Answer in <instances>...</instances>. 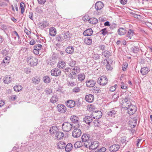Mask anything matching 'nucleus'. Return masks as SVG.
<instances>
[{
    "label": "nucleus",
    "instance_id": "nucleus-16",
    "mask_svg": "<svg viewBox=\"0 0 152 152\" xmlns=\"http://www.w3.org/2000/svg\"><path fill=\"white\" fill-rule=\"evenodd\" d=\"M12 37L14 39L15 43L18 42L20 37L18 33L16 31H14L12 32Z\"/></svg>",
    "mask_w": 152,
    "mask_h": 152
},
{
    "label": "nucleus",
    "instance_id": "nucleus-46",
    "mask_svg": "<svg viewBox=\"0 0 152 152\" xmlns=\"http://www.w3.org/2000/svg\"><path fill=\"white\" fill-rule=\"evenodd\" d=\"M115 113L116 112L113 110L110 111L109 112H108L107 113L108 116H110L112 117H115L114 115Z\"/></svg>",
    "mask_w": 152,
    "mask_h": 152
},
{
    "label": "nucleus",
    "instance_id": "nucleus-56",
    "mask_svg": "<svg viewBox=\"0 0 152 152\" xmlns=\"http://www.w3.org/2000/svg\"><path fill=\"white\" fill-rule=\"evenodd\" d=\"M100 56L98 54H94L93 57V59L94 60H97L99 59Z\"/></svg>",
    "mask_w": 152,
    "mask_h": 152
},
{
    "label": "nucleus",
    "instance_id": "nucleus-41",
    "mask_svg": "<svg viewBox=\"0 0 152 152\" xmlns=\"http://www.w3.org/2000/svg\"><path fill=\"white\" fill-rule=\"evenodd\" d=\"M10 57L9 56H6L3 60V62L6 64L5 65H8L9 63Z\"/></svg>",
    "mask_w": 152,
    "mask_h": 152
},
{
    "label": "nucleus",
    "instance_id": "nucleus-21",
    "mask_svg": "<svg viewBox=\"0 0 152 152\" xmlns=\"http://www.w3.org/2000/svg\"><path fill=\"white\" fill-rule=\"evenodd\" d=\"M134 34V32L132 30L129 29L128 31L127 34L126 35V37H127V40H129L133 36Z\"/></svg>",
    "mask_w": 152,
    "mask_h": 152
},
{
    "label": "nucleus",
    "instance_id": "nucleus-52",
    "mask_svg": "<svg viewBox=\"0 0 152 152\" xmlns=\"http://www.w3.org/2000/svg\"><path fill=\"white\" fill-rule=\"evenodd\" d=\"M2 54L4 56L8 55L9 53L8 50L5 49L3 50Z\"/></svg>",
    "mask_w": 152,
    "mask_h": 152
},
{
    "label": "nucleus",
    "instance_id": "nucleus-13",
    "mask_svg": "<svg viewBox=\"0 0 152 152\" xmlns=\"http://www.w3.org/2000/svg\"><path fill=\"white\" fill-rule=\"evenodd\" d=\"M66 105L67 107L72 108L74 107L75 106V102L73 100H69L67 101Z\"/></svg>",
    "mask_w": 152,
    "mask_h": 152
},
{
    "label": "nucleus",
    "instance_id": "nucleus-23",
    "mask_svg": "<svg viewBox=\"0 0 152 152\" xmlns=\"http://www.w3.org/2000/svg\"><path fill=\"white\" fill-rule=\"evenodd\" d=\"M64 136V134L63 132L59 131L56 134L55 137L58 140L62 139Z\"/></svg>",
    "mask_w": 152,
    "mask_h": 152
},
{
    "label": "nucleus",
    "instance_id": "nucleus-57",
    "mask_svg": "<svg viewBox=\"0 0 152 152\" xmlns=\"http://www.w3.org/2000/svg\"><path fill=\"white\" fill-rule=\"evenodd\" d=\"M58 58V56L57 54L56 53H54L52 55L51 58L50 59H51L52 60H55V59H57Z\"/></svg>",
    "mask_w": 152,
    "mask_h": 152
},
{
    "label": "nucleus",
    "instance_id": "nucleus-29",
    "mask_svg": "<svg viewBox=\"0 0 152 152\" xmlns=\"http://www.w3.org/2000/svg\"><path fill=\"white\" fill-rule=\"evenodd\" d=\"M127 32L126 29L123 28H120L118 30V34L120 35H124Z\"/></svg>",
    "mask_w": 152,
    "mask_h": 152
},
{
    "label": "nucleus",
    "instance_id": "nucleus-42",
    "mask_svg": "<svg viewBox=\"0 0 152 152\" xmlns=\"http://www.w3.org/2000/svg\"><path fill=\"white\" fill-rule=\"evenodd\" d=\"M25 7L24 3L23 2H21L20 3V8L21 10V13L23 14L24 12Z\"/></svg>",
    "mask_w": 152,
    "mask_h": 152
},
{
    "label": "nucleus",
    "instance_id": "nucleus-55",
    "mask_svg": "<svg viewBox=\"0 0 152 152\" xmlns=\"http://www.w3.org/2000/svg\"><path fill=\"white\" fill-rule=\"evenodd\" d=\"M17 98V96L15 95H13L10 97V99L12 101H15Z\"/></svg>",
    "mask_w": 152,
    "mask_h": 152
},
{
    "label": "nucleus",
    "instance_id": "nucleus-45",
    "mask_svg": "<svg viewBox=\"0 0 152 152\" xmlns=\"http://www.w3.org/2000/svg\"><path fill=\"white\" fill-rule=\"evenodd\" d=\"M40 79L37 77H34L32 79V81L36 84H38L39 82Z\"/></svg>",
    "mask_w": 152,
    "mask_h": 152
},
{
    "label": "nucleus",
    "instance_id": "nucleus-31",
    "mask_svg": "<svg viewBox=\"0 0 152 152\" xmlns=\"http://www.w3.org/2000/svg\"><path fill=\"white\" fill-rule=\"evenodd\" d=\"M58 98L57 97L56 95H53L50 99V102L52 103H54L57 102Z\"/></svg>",
    "mask_w": 152,
    "mask_h": 152
},
{
    "label": "nucleus",
    "instance_id": "nucleus-7",
    "mask_svg": "<svg viewBox=\"0 0 152 152\" xmlns=\"http://www.w3.org/2000/svg\"><path fill=\"white\" fill-rule=\"evenodd\" d=\"M57 110L58 112L61 113H64L66 111V108L65 106L63 104H58L57 105Z\"/></svg>",
    "mask_w": 152,
    "mask_h": 152
},
{
    "label": "nucleus",
    "instance_id": "nucleus-11",
    "mask_svg": "<svg viewBox=\"0 0 152 152\" xmlns=\"http://www.w3.org/2000/svg\"><path fill=\"white\" fill-rule=\"evenodd\" d=\"M90 135L88 134H85L82 137V140L83 142H89L91 140L90 139Z\"/></svg>",
    "mask_w": 152,
    "mask_h": 152
},
{
    "label": "nucleus",
    "instance_id": "nucleus-14",
    "mask_svg": "<svg viewBox=\"0 0 152 152\" xmlns=\"http://www.w3.org/2000/svg\"><path fill=\"white\" fill-rule=\"evenodd\" d=\"M108 61L106 59L104 60V65L106 66L107 69L108 70H111L112 69V67L111 66V65L109 64V61L111 62V60L109 59H108Z\"/></svg>",
    "mask_w": 152,
    "mask_h": 152
},
{
    "label": "nucleus",
    "instance_id": "nucleus-49",
    "mask_svg": "<svg viewBox=\"0 0 152 152\" xmlns=\"http://www.w3.org/2000/svg\"><path fill=\"white\" fill-rule=\"evenodd\" d=\"M80 91V89L78 87H76L74 88L72 90V92L75 93H78Z\"/></svg>",
    "mask_w": 152,
    "mask_h": 152
},
{
    "label": "nucleus",
    "instance_id": "nucleus-3",
    "mask_svg": "<svg viewBox=\"0 0 152 152\" xmlns=\"http://www.w3.org/2000/svg\"><path fill=\"white\" fill-rule=\"evenodd\" d=\"M27 61L28 63L31 66H36L38 64L37 59L31 56H30L27 58Z\"/></svg>",
    "mask_w": 152,
    "mask_h": 152
},
{
    "label": "nucleus",
    "instance_id": "nucleus-1",
    "mask_svg": "<svg viewBox=\"0 0 152 152\" xmlns=\"http://www.w3.org/2000/svg\"><path fill=\"white\" fill-rule=\"evenodd\" d=\"M89 142H85L84 144V146L85 147L89 148V149L92 150L93 152L94 151L96 150L99 145V143L96 141H93L91 140Z\"/></svg>",
    "mask_w": 152,
    "mask_h": 152
},
{
    "label": "nucleus",
    "instance_id": "nucleus-27",
    "mask_svg": "<svg viewBox=\"0 0 152 152\" xmlns=\"http://www.w3.org/2000/svg\"><path fill=\"white\" fill-rule=\"evenodd\" d=\"M66 52L68 54H72L74 52V48L72 46H69L66 48Z\"/></svg>",
    "mask_w": 152,
    "mask_h": 152
},
{
    "label": "nucleus",
    "instance_id": "nucleus-22",
    "mask_svg": "<svg viewBox=\"0 0 152 152\" xmlns=\"http://www.w3.org/2000/svg\"><path fill=\"white\" fill-rule=\"evenodd\" d=\"M131 104V103L129 101V98L128 97H126L124 99L123 104L122 105L123 106V107H128L129 105Z\"/></svg>",
    "mask_w": 152,
    "mask_h": 152
},
{
    "label": "nucleus",
    "instance_id": "nucleus-36",
    "mask_svg": "<svg viewBox=\"0 0 152 152\" xmlns=\"http://www.w3.org/2000/svg\"><path fill=\"white\" fill-rule=\"evenodd\" d=\"M84 42L86 44L90 45L92 43V40L91 38L87 37L85 39Z\"/></svg>",
    "mask_w": 152,
    "mask_h": 152
},
{
    "label": "nucleus",
    "instance_id": "nucleus-30",
    "mask_svg": "<svg viewBox=\"0 0 152 152\" xmlns=\"http://www.w3.org/2000/svg\"><path fill=\"white\" fill-rule=\"evenodd\" d=\"M66 143L64 142L60 141L58 144V147L60 149H64L66 146Z\"/></svg>",
    "mask_w": 152,
    "mask_h": 152
},
{
    "label": "nucleus",
    "instance_id": "nucleus-50",
    "mask_svg": "<svg viewBox=\"0 0 152 152\" xmlns=\"http://www.w3.org/2000/svg\"><path fill=\"white\" fill-rule=\"evenodd\" d=\"M104 132L105 134H108L112 132V130L110 128L107 127L105 129Z\"/></svg>",
    "mask_w": 152,
    "mask_h": 152
},
{
    "label": "nucleus",
    "instance_id": "nucleus-24",
    "mask_svg": "<svg viewBox=\"0 0 152 152\" xmlns=\"http://www.w3.org/2000/svg\"><path fill=\"white\" fill-rule=\"evenodd\" d=\"M94 96L91 94L86 95L85 97V99L86 101L88 102H91L94 100Z\"/></svg>",
    "mask_w": 152,
    "mask_h": 152
},
{
    "label": "nucleus",
    "instance_id": "nucleus-58",
    "mask_svg": "<svg viewBox=\"0 0 152 152\" xmlns=\"http://www.w3.org/2000/svg\"><path fill=\"white\" fill-rule=\"evenodd\" d=\"M62 35H63V37L64 39H66L68 38V36H69V31H68L66 32L64 34H62Z\"/></svg>",
    "mask_w": 152,
    "mask_h": 152
},
{
    "label": "nucleus",
    "instance_id": "nucleus-64",
    "mask_svg": "<svg viewBox=\"0 0 152 152\" xmlns=\"http://www.w3.org/2000/svg\"><path fill=\"white\" fill-rule=\"evenodd\" d=\"M24 31L28 35H29L31 34L30 31H29L26 28H25L24 29Z\"/></svg>",
    "mask_w": 152,
    "mask_h": 152
},
{
    "label": "nucleus",
    "instance_id": "nucleus-59",
    "mask_svg": "<svg viewBox=\"0 0 152 152\" xmlns=\"http://www.w3.org/2000/svg\"><path fill=\"white\" fill-rule=\"evenodd\" d=\"M121 88L122 89H125L127 88L126 86L124 84L123 82H122L121 83Z\"/></svg>",
    "mask_w": 152,
    "mask_h": 152
},
{
    "label": "nucleus",
    "instance_id": "nucleus-18",
    "mask_svg": "<svg viewBox=\"0 0 152 152\" xmlns=\"http://www.w3.org/2000/svg\"><path fill=\"white\" fill-rule=\"evenodd\" d=\"M58 131V130L57 127L56 126H52L49 130L50 133L51 134H56Z\"/></svg>",
    "mask_w": 152,
    "mask_h": 152
},
{
    "label": "nucleus",
    "instance_id": "nucleus-9",
    "mask_svg": "<svg viewBox=\"0 0 152 152\" xmlns=\"http://www.w3.org/2000/svg\"><path fill=\"white\" fill-rule=\"evenodd\" d=\"M87 15L84 16L83 18V19L89 21V22L91 24H94L98 22V20L96 18H86V17H87Z\"/></svg>",
    "mask_w": 152,
    "mask_h": 152
},
{
    "label": "nucleus",
    "instance_id": "nucleus-8",
    "mask_svg": "<svg viewBox=\"0 0 152 152\" xmlns=\"http://www.w3.org/2000/svg\"><path fill=\"white\" fill-rule=\"evenodd\" d=\"M51 73L52 75L57 77L61 75V72L58 68H54L51 70Z\"/></svg>",
    "mask_w": 152,
    "mask_h": 152
},
{
    "label": "nucleus",
    "instance_id": "nucleus-53",
    "mask_svg": "<svg viewBox=\"0 0 152 152\" xmlns=\"http://www.w3.org/2000/svg\"><path fill=\"white\" fill-rule=\"evenodd\" d=\"M76 64V62L73 60H72L70 63H69V65L71 67L75 66V65Z\"/></svg>",
    "mask_w": 152,
    "mask_h": 152
},
{
    "label": "nucleus",
    "instance_id": "nucleus-17",
    "mask_svg": "<svg viewBox=\"0 0 152 152\" xmlns=\"http://www.w3.org/2000/svg\"><path fill=\"white\" fill-rule=\"evenodd\" d=\"M104 6L103 3L101 1L97 2L95 4V8L97 10H100Z\"/></svg>",
    "mask_w": 152,
    "mask_h": 152
},
{
    "label": "nucleus",
    "instance_id": "nucleus-28",
    "mask_svg": "<svg viewBox=\"0 0 152 152\" xmlns=\"http://www.w3.org/2000/svg\"><path fill=\"white\" fill-rule=\"evenodd\" d=\"M3 82L4 83L8 84L12 80V78L9 75L3 78Z\"/></svg>",
    "mask_w": 152,
    "mask_h": 152
},
{
    "label": "nucleus",
    "instance_id": "nucleus-20",
    "mask_svg": "<svg viewBox=\"0 0 152 152\" xmlns=\"http://www.w3.org/2000/svg\"><path fill=\"white\" fill-rule=\"evenodd\" d=\"M83 121L86 123L89 124L92 121V116H86L83 118Z\"/></svg>",
    "mask_w": 152,
    "mask_h": 152
},
{
    "label": "nucleus",
    "instance_id": "nucleus-4",
    "mask_svg": "<svg viewBox=\"0 0 152 152\" xmlns=\"http://www.w3.org/2000/svg\"><path fill=\"white\" fill-rule=\"evenodd\" d=\"M107 78L104 76L100 77L98 79L97 83L100 85H106L107 83Z\"/></svg>",
    "mask_w": 152,
    "mask_h": 152
},
{
    "label": "nucleus",
    "instance_id": "nucleus-12",
    "mask_svg": "<svg viewBox=\"0 0 152 152\" xmlns=\"http://www.w3.org/2000/svg\"><path fill=\"white\" fill-rule=\"evenodd\" d=\"M119 145L118 144H114L111 146L109 148V150L111 152H115L119 148Z\"/></svg>",
    "mask_w": 152,
    "mask_h": 152
},
{
    "label": "nucleus",
    "instance_id": "nucleus-60",
    "mask_svg": "<svg viewBox=\"0 0 152 152\" xmlns=\"http://www.w3.org/2000/svg\"><path fill=\"white\" fill-rule=\"evenodd\" d=\"M89 109L91 111H93L95 109V107L93 105L91 104L89 107Z\"/></svg>",
    "mask_w": 152,
    "mask_h": 152
},
{
    "label": "nucleus",
    "instance_id": "nucleus-19",
    "mask_svg": "<svg viewBox=\"0 0 152 152\" xmlns=\"http://www.w3.org/2000/svg\"><path fill=\"white\" fill-rule=\"evenodd\" d=\"M72 73L73 75H75L80 72V69L78 66H75L71 67Z\"/></svg>",
    "mask_w": 152,
    "mask_h": 152
},
{
    "label": "nucleus",
    "instance_id": "nucleus-63",
    "mask_svg": "<svg viewBox=\"0 0 152 152\" xmlns=\"http://www.w3.org/2000/svg\"><path fill=\"white\" fill-rule=\"evenodd\" d=\"M30 69L28 68H26L24 69V72L27 74H28L31 72Z\"/></svg>",
    "mask_w": 152,
    "mask_h": 152
},
{
    "label": "nucleus",
    "instance_id": "nucleus-39",
    "mask_svg": "<svg viewBox=\"0 0 152 152\" xmlns=\"http://www.w3.org/2000/svg\"><path fill=\"white\" fill-rule=\"evenodd\" d=\"M131 49L132 52L134 53H137L140 50L138 47L135 46L132 47Z\"/></svg>",
    "mask_w": 152,
    "mask_h": 152
},
{
    "label": "nucleus",
    "instance_id": "nucleus-33",
    "mask_svg": "<svg viewBox=\"0 0 152 152\" xmlns=\"http://www.w3.org/2000/svg\"><path fill=\"white\" fill-rule=\"evenodd\" d=\"M66 66L65 62L63 61H59L57 64V67L59 68H64Z\"/></svg>",
    "mask_w": 152,
    "mask_h": 152
},
{
    "label": "nucleus",
    "instance_id": "nucleus-5",
    "mask_svg": "<svg viewBox=\"0 0 152 152\" xmlns=\"http://www.w3.org/2000/svg\"><path fill=\"white\" fill-rule=\"evenodd\" d=\"M72 125L71 124L68 122L64 123L62 125V129L64 131L68 132L72 128Z\"/></svg>",
    "mask_w": 152,
    "mask_h": 152
},
{
    "label": "nucleus",
    "instance_id": "nucleus-48",
    "mask_svg": "<svg viewBox=\"0 0 152 152\" xmlns=\"http://www.w3.org/2000/svg\"><path fill=\"white\" fill-rule=\"evenodd\" d=\"M45 92L46 94L48 96L50 95V94L52 93V91L51 89L49 88H47L45 90Z\"/></svg>",
    "mask_w": 152,
    "mask_h": 152
},
{
    "label": "nucleus",
    "instance_id": "nucleus-44",
    "mask_svg": "<svg viewBox=\"0 0 152 152\" xmlns=\"http://www.w3.org/2000/svg\"><path fill=\"white\" fill-rule=\"evenodd\" d=\"M82 146V143L81 142L77 141L74 144V147L76 148L81 147Z\"/></svg>",
    "mask_w": 152,
    "mask_h": 152
},
{
    "label": "nucleus",
    "instance_id": "nucleus-38",
    "mask_svg": "<svg viewBox=\"0 0 152 152\" xmlns=\"http://www.w3.org/2000/svg\"><path fill=\"white\" fill-rule=\"evenodd\" d=\"M102 55L106 58H109L111 56V53L109 51L106 50L102 53Z\"/></svg>",
    "mask_w": 152,
    "mask_h": 152
},
{
    "label": "nucleus",
    "instance_id": "nucleus-25",
    "mask_svg": "<svg viewBox=\"0 0 152 152\" xmlns=\"http://www.w3.org/2000/svg\"><path fill=\"white\" fill-rule=\"evenodd\" d=\"M49 34L51 36H54L56 34V30L55 28L51 27L49 29Z\"/></svg>",
    "mask_w": 152,
    "mask_h": 152
},
{
    "label": "nucleus",
    "instance_id": "nucleus-26",
    "mask_svg": "<svg viewBox=\"0 0 152 152\" xmlns=\"http://www.w3.org/2000/svg\"><path fill=\"white\" fill-rule=\"evenodd\" d=\"M93 31L91 28H88L86 30L83 32V34L85 36H91L93 33Z\"/></svg>",
    "mask_w": 152,
    "mask_h": 152
},
{
    "label": "nucleus",
    "instance_id": "nucleus-10",
    "mask_svg": "<svg viewBox=\"0 0 152 152\" xmlns=\"http://www.w3.org/2000/svg\"><path fill=\"white\" fill-rule=\"evenodd\" d=\"M70 120L72 122L77 124V127H79L80 126L79 123V118L77 116L73 115L72 116L70 117Z\"/></svg>",
    "mask_w": 152,
    "mask_h": 152
},
{
    "label": "nucleus",
    "instance_id": "nucleus-32",
    "mask_svg": "<svg viewBox=\"0 0 152 152\" xmlns=\"http://www.w3.org/2000/svg\"><path fill=\"white\" fill-rule=\"evenodd\" d=\"M149 70L147 67L142 68L140 70V72L142 75H146L149 72Z\"/></svg>",
    "mask_w": 152,
    "mask_h": 152
},
{
    "label": "nucleus",
    "instance_id": "nucleus-34",
    "mask_svg": "<svg viewBox=\"0 0 152 152\" xmlns=\"http://www.w3.org/2000/svg\"><path fill=\"white\" fill-rule=\"evenodd\" d=\"M39 27L42 28H45L49 26V23L46 21H43L39 23Z\"/></svg>",
    "mask_w": 152,
    "mask_h": 152
},
{
    "label": "nucleus",
    "instance_id": "nucleus-54",
    "mask_svg": "<svg viewBox=\"0 0 152 152\" xmlns=\"http://www.w3.org/2000/svg\"><path fill=\"white\" fill-rule=\"evenodd\" d=\"M101 31L102 32L101 33L104 36L107 34L108 32L107 31L106 28L102 29Z\"/></svg>",
    "mask_w": 152,
    "mask_h": 152
},
{
    "label": "nucleus",
    "instance_id": "nucleus-35",
    "mask_svg": "<svg viewBox=\"0 0 152 152\" xmlns=\"http://www.w3.org/2000/svg\"><path fill=\"white\" fill-rule=\"evenodd\" d=\"M72 148V145L71 143H68L66 145L65 148V151L67 152L70 151Z\"/></svg>",
    "mask_w": 152,
    "mask_h": 152
},
{
    "label": "nucleus",
    "instance_id": "nucleus-6",
    "mask_svg": "<svg viewBox=\"0 0 152 152\" xmlns=\"http://www.w3.org/2000/svg\"><path fill=\"white\" fill-rule=\"evenodd\" d=\"M82 132L81 130L78 129H75L72 132V136L75 138H78L81 135Z\"/></svg>",
    "mask_w": 152,
    "mask_h": 152
},
{
    "label": "nucleus",
    "instance_id": "nucleus-51",
    "mask_svg": "<svg viewBox=\"0 0 152 152\" xmlns=\"http://www.w3.org/2000/svg\"><path fill=\"white\" fill-rule=\"evenodd\" d=\"M43 80L45 83H48L50 82V79L48 77L46 76L43 78Z\"/></svg>",
    "mask_w": 152,
    "mask_h": 152
},
{
    "label": "nucleus",
    "instance_id": "nucleus-62",
    "mask_svg": "<svg viewBox=\"0 0 152 152\" xmlns=\"http://www.w3.org/2000/svg\"><path fill=\"white\" fill-rule=\"evenodd\" d=\"M0 28L1 29H5L7 28L6 26L3 24H0Z\"/></svg>",
    "mask_w": 152,
    "mask_h": 152
},
{
    "label": "nucleus",
    "instance_id": "nucleus-37",
    "mask_svg": "<svg viewBox=\"0 0 152 152\" xmlns=\"http://www.w3.org/2000/svg\"><path fill=\"white\" fill-rule=\"evenodd\" d=\"M64 40L63 36L61 35H58L56 36V40L58 42H62Z\"/></svg>",
    "mask_w": 152,
    "mask_h": 152
},
{
    "label": "nucleus",
    "instance_id": "nucleus-40",
    "mask_svg": "<svg viewBox=\"0 0 152 152\" xmlns=\"http://www.w3.org/2000/svg\"><path fill=\"white\" fill-rule=\"evenodd\" d=\"M22 87L20 85L15 86L14 87V90L16 91L19 92L22 89Z\"/></svg>",
    "mask_w": 152,
    "mask_h": 152
},
{
    "label": "nucleus",
    "instance_id": "nucleus-47",
    "mask_svg": "<svg viewBox=\"0 0 152 152\" xmlns=\"http://www.w3.org/2000/svg\"><path fill=\"white\" fill-rule=\"evenodd\" d=\"M42 47V45L40 44H38L34 46V48L39 51L41 50Z\"/></svg>",
    "mask_w": 152,
    "mask_h": 152
},
{
    "label": "nucleus",
    "instance_id": "nucleus-43",
    "mask_svg": "<svg viewBox=\"0 0 152 152\" xmlns=\"http://www.w3.org/2000/svg\"><path fill=\"white\" fill-rule=\"evenodd\" d=\"M77 77L78 80L81 81H83L85 78V76L83 74L78 75Z\"/></svg>",
    "mask_w": 152,
    "mask_h": 152
},
{
    "label": "nucleus",
    "instance_id": "nucleus-2",
    "mask_svg": "<svg viewBox=\"0 0 152 152\" xmlns=\"http://www.w3.org/2000/svg\"><path fill=\"white\" fill-rule=\"evenodd\" d=\"M126 109L128 110V113L130 115H133L137 110L136 107L131 104L129 105L128 107H124Z\"/></svg>",
    "mask_w": 152,
    "mask_h": 152
},
{
    "label": "nucleus",
    "instance_id": "nucleus-61",
    "mask_svg": "<svg viewBox=\"0 0 152 152\" xmlns=\"http://www.w3.org/2000/svg\"><path fill=\"white\" fill-rule=\"evenodd\" d=\"M39 4H44L46 1V0H37Z\"/></svg>",
    "mask_w": 152,
    "mask_h": 152
},
{
    "label": "nucleus",
    "instance_id": "nucleus-15",
    "mask_svg": "<svg viewBox=\"0 0 152 152\" xmlns=\"http://www.w3.org/2000/svg\"><path fill=\"white\" fill-rule=\"evenodd\" d=\"M95 81L91 80H87L86 82V85L88 87H93L95 86Z\"/></svg>",
    "mask_w": 152,
    "mask_h": 152
}]
</instances>
